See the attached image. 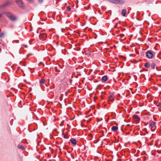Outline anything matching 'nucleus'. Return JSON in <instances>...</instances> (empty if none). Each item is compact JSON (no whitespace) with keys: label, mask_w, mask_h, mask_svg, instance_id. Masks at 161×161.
Returning <instances> with one entry per match:
<instances>
[{"label":"nucleus","mask_w":161,"mask_h":161,"mask_svg":"<svg viewBox=\"0 0 161 161\" xmlns=\"http://www.w3.org/2000/svg\"><path fill=\"white\" fill-rule=\"evenodd\" d=\"M102 132L103 133V136H104V131L103 130L102 131Z\"/></svg>","instance_id":"nucleus-46"},{"label":"nucleus","mask_w":161,"mask_h":161,"mask_svg":"<svg viewBox=\"0 0 161 161\" xmlns=\"http://www.w3.org/2000/svg\"><path fill=\"white\" fill-rule=\"evenodd\" d=\"M64 120H63L61 122V123H60V126H62L63 125H64Z\"/></svg>","instance_id":"nucleus-25"},{"label":"nucleus","mask_w":161,"mask_h":161,"mask_svg":"<svg viewBox=\"0 0 161 161\" xmlns=\"http://www.w3.org/2000/svg\"><path fill=\"white\" fill-rule=\"evenodd\" d=\"M120 32V31H118V33H119Z\"/></svg>","instance_id":"nucleus-60"},{"label":"nucleus","mask_w":161,"mask_h":161,"mask_svg":"<svg viewBox=\"0 0 161 161\" xmlns=\"http://www.w3.org/2000/svg\"><path fill=\"white\" fill-rule=\"evenodd\" d=\"M144 66L146 68H148L150 67V65L148 63L146 62L144 64Z\"/></svg>","instance_id":"nucleus-15"},{"label":"nucleus","mask_w":161,"mask_h":161,"mask_svg":"<svg viewBox=\"0 0 161 161\" xmlns=\"http://www.w3.org/2000/svg\"><path fill=\"white\" fill-rule=\"evenodd\" d=\"M5 14L12 21H14L16 20V17L11 13L7 12L5 13Z\"/></svg>","instance_id":"nucleus-3"},{"label":"nucleus","mask_w":161,"mask_h":161,"mask_svg":"<svg viewBox=\"0 0 161 161\" xmlns=\"http://www.w3.org/2000/svg\"><path fill=\"white\" fill-rule=\"evenodd\" d=\"M91 109H90L88 111H87L86 112V114H88L91 111Z\"/></svg>","instance_id":"nucleus-32"},{"label":"nucleus","mask_w":161,"mask_h":161,"mask_svg":"<svg viewBox=\"0 0 161 161\" xmlns=\"http://www.w3.org/2000/svg\"><path fill=\"white\" fill-rule=\"evenodd\" d=\"M2 15V14H0V18L1 17Z\"/></svg>","instance_id":"nucleus-49"},{"label":"nucleus","mask_w":161,"mask_h":161,"mask_svg":"<svg viewBox=\"0 0 161 161\" xmlns=\"http://www.w3.org/2000/svg\"><path fill=\"white\" fill-rule=\"evenodd\" d=\"M109 95L108 96V99L109 101L112 102L114 101V93L113 92H109Z\"/></svg>","instance_id":"nucleus-5"},{"label":"nucleus","mask_w":161,"mask_h":161,"mask_svg":"<svg viewBox=\"0 0 161 161\" xmlns=\"http://www.w3.org/2000/svg\"><path fill=\"white\" fill-rule=\"evenodd\" d=\"M119 57L120 58H121L123 60L125 61L126 60V58L122 55H119Z\"/></svg>","instance_id":"nucleus-18"},{"label":"nucleus","mask_w":161,"mask_h":161,"mask_svg":"<svg viewBox=\"0 0 161 161\" xmlns=\"http://www.w3.org/2000/svg\"><path fill=\"white\" fill-rule=\"evenodd\" d=\"M80 48L79 47V49H78L77 50L79 51V50H80Z\"/></svg>","instance_id":"nucleus-53"},{"label":"nucleus","mask_w":161,"mask_h":161,"mask_svg":"<svg viewBox=\"0 0 161 161\" xmlns=\"http://www.w3.org/2000/svg\"><path fill=\"white\" fill-rule=\"evenodd\" d=\"M157 103V102H155V103Z\"/></svg>","instance_id":"nucleus-62"},{"label":"nucleus","mask_w":161,"mask_h":161,"mask_svg":"<svg viewBox=\"0 0 161 161\" xmlns=\"http://www.w3.org/2000/svg\"><path fill=\"white\" fill-rule=\"evenodd\" d=\"M37 33H38V31H37Z\"/></svg>","instance_id":"nucleus-64"},{"label":"nucleus","mask_w":161,"mask_h":161,"mask_svg":"<svg viewBox=\"0 0 161 161\" xmlns=\"http://www.w3.org/2000/svg\"><path fill=\"white\" fill-rule=\"evenodd\" d=\"M54 88V85H53V86H52V87H50V88H51V89H52V88Z\"/></svg>","instance_id":"nucleus-40"},{"label":"nucleus","mask_w":161,"mask_h":161,"mask_svg":"<svg viewBox=\"0 0 161 161\" xmlns=\"http://www.w3.org/2000/svg\"><path fill=\"white\" fill-rule=\"evenodd\" d=\"M9 3L8 2H6L4 4L0 5V9H2V8L7 6L9 4Z\"/></svg>","instance_id":"nucleus-10"},{"label":"nucleus","mask_w":161,"mask_h":161,"mask_svg":"<svg viewBox=\"0 0 161 161\" xmlns=\"http://www.w3.org/2000/svg\"><path fill=\"white\" fill-rule=\"evenodd\" d=\"M146 134V133H142V132H141V136H142V135H143V136H145V135Z\"/></svg>","instance_id":"nucleus-31"},{"label":"nucleus","mask_w":161,"mask_h":161,"mask_svg":"<svg viewBox=\"0 0 161 161\" xmlns=\"http://www.w3.org/2000/svg\"><path fill=\"white\" fill-rule=\"evenodd\" d=\"M20 68V67H18V69H19Z\"/></svg>","instance_id":"nucleus-54"},{"label":"nucleus","mask_w":161,"mask_h":161,"mask_svg":"<svg viewBox=\"0 0 161 161\" xmlns=\"http://www.w3.org/2000/svg\"><path fill=\"white\" fill-rule=\"evenodd\" d=\"M141 54L142 56H143V55H144V53L143 52H142L141 53Z\"/></svg>","instance_id":"nucleus-34"},{"label":"nucleus","mask_w":161,"mask_h":161,"mask_svg":"<svg viewBox=\"0 0 161 161\" xmlns=\"http://www.w3.org/2000/svg\"><path fill=\"white\" fill-rule=\"evenodd\" d=\"M26 0L30 3H32L34 1V0Z\"/></svg>","instance_id":"nucleus-23"},{"label":"nucleus","mask_w":161,"mask_h":161,"mask_svg":"<svg viewBox=\"0 0 161 161\" xmlns=\"http://www.w3.org/2000/svg\"><path fill=\"white\" fill-rule=\"evenodd\" d=\"M21 71L23 73H24V71L22 69H21Z\"/></svg>","instance_id":"nucleus-51"},{"label":"nucleus","mask_w":161,"mask_h":161,"mask_svg":"<svg viewBox=\"0 0 161 161\" xmlns=\"http://www.w3.org/2000/svg\"><path fill=\"white\" fill-rule=\"evenodd\" d=\"M89 31H90V30H92V29H91V28H89Z\"/></svg>","instance_id":"nucleus-55"},{"label":"nucleus","mask_w":161,"mask_h":161,"mask_svg":"<svg viewBox=\"0 0 161 161\" xmlns=\"http://www.w3.org/2000/svg\"><path fill=\"white\" fill-rule=\"evenodd\" d=\"M104 97V96H103V95L101 96V98L102 99H103Z\"/></svg>","instance_id":"nucleus-47"},{"label":"nucleus","mask_w":161,"mask_h":161,"mask_svg":"<svg viewBox=\"0 0 161 161\" xmlns=\"http://www.w3.org/2000/svg\"><path fill=\"white\" fill-rule=\"evenodd\" d=\"M108 1L114 4H123L125 3L124 0H108Z\"/></svg>","instance_id":"nucleus-4"},{"label":"nucleus","mask_w":161,"mask_h":161,"mask_svg":"<svg viewBox=\"0 0 161 161\" xmlns=\"http://www.w3.org/2000/svg\"><path fill=\"white\" fill-rule=\"evenodd\" d=\"M156 69L157 70H158V71H160V69H159V68H158V67H157L156 68Z\"/></svg>","instance_id":"nucleus-33"},{"label":"nucleus","mask_w":161,"mask_h":161,"mask_svg":"<svg viewBox=\"0 0 161 161\" xmlns=\"http://www.w3.org/2000/svg\"><path fill=\"white\" fill-rule=\"evenodd\" d=\"M89 136H90V137H91V138L90 139V140H92L93 137V136L91 134H90L89 135Z\"/></svg>","instance_id":"nucleus-26"},{"label":"nucleus","mask_w":161,"mask_h":161,"mask_svg":"<svg viewBox=\"0 0 161 161\" xmlns=\"http://www.w3.org/2000/svg\"><path fill=\"white\" fill-rule=\"evenodd\" d=\"M39 64H43V67L44 66V64L42 62H40L39 63Z\"/></svg>","instance_id":"nucleus-36"},{"label":"nucleus","mask_w":161,"mask_h":161,"mask_svg":"<svg viewBox=\"0 0 161 161\" xmlns=\"http://www.w3.org/2000/svg\"><path fill=\"white\" fill-rule=\"evenodd\" d=\"M126 9H123L121 12V14L123 16H125L126 14Z\"/></svg>","instance_id":"nucleus-9"},{"label":"nucleus","mask_w":161,"mask_h":161,"mask_svg":"<svg viewBox=\"0 0 161 161\" xmlns=\"http://www.w3.org/2000/svg\"><path fill=\"white\" fill-rule=\"evenodd\" d=\"M118 127L115 126H113L111 128V130L114 131H116L118 129Z\"/></svg>","instance_id":"nucleus-11"},{"label":"nucleus","mask_w":161,"mask_h":161,"mask_svg":"<svg viewBox=\"0 0 161 161\" xmlns=\"http://www.w3.org/2000/svg\"><path fill=\"white\" fill-rule=\"evenodd\" d=\"M25 47H27V45H25Z\"/></svg>","instance_id":"nucleus-50"},{"label":"nucleus","mask_w":161,"mask_h":161,"mask_svg":"<svg viewBox=\"0 0 161 161\" xmlns=\"http://www.w3.org/2000/svg\"><path fill=\"white\" fill-rule=\"evenodd\" d=\"M23 63V62L21 61L20 62V63Z\"/></svg>","instance_id":"nucleus-56"},{"label":"nucleus","mask_w":161,"mask_h":161,"mask_svg":"<svg viewBox=\"0 0 161 161\" xmlns=\"http://www.w3.org/2000/svg\"><path fill=\"white\" fill-rule=\"evenodd\" d=\"M102 94H104V95H106V92H102Z\"/></svg>","instance_id":"nucleus-38"},{"label":"nucleus","mask_w":161,"mask_h":161,"mask_svg":"<svg viewBox=\"0 0 161 161\" xmlns=\"http://www.w3.org/2000/svg\"><path fill=\"white\" fill-rule=\"evenodd\" d=\"M69 82L70 83H72V79H69Z\"/></svg>","instance_id":"nucleus-35"},{"label":"nucleus","mask_w":161,"mask_h":161,"mask_svg":"<svg viewBox=\"0 0 161 161\" xmlns=\"http://www.w3.org/2000/svg\"><path fill=\"white\" fill-rule=\"evenodd\" d=\"M23 74H24V76H25V74H24V73H23Z\"/></svg>","instance_id":"nucleus-61"},{"label":"nucleus","mask_w":161,"mask_h":161,"mask_svg":"<svg viewBox=\"0 0 161 161\" xmlns=\"http://www.w3.org/2000/svg\"><path fill=\"white\" fill-rule=\"evenodd\" d=\"M95 141H94V143H97V142H98L99 141V140H98V139H97V141H96V142H95Z\"/></svg>","instance_id":"nucleus-39"},{"label":"nucleus","mask_w":161,"mask_h":161,"mask_svg":"<svg viewBox=\"0 0 161 161\" xmlns=\"http://www.w3.org/2000/svg\"><path fill=\"white\" fill-rule=\"evenodd\" d=\"M136 54H138L139 53V52L138 51H137L136 50Z\"/></svg>","instance_id":"nucleus-42"},{"label":"nucleus","mask_w":161,"mask_h":161,"mask_svg":"<svg viewBox=\"0 0 161 161\" xmlns=\"http://www.w3.org/2000/svg\"><path fill=\"white\" fill-rule=\"evenodd\" d=\"M38 3L40 4H42L43 2V0H37Z\"/></svg>","instance_id":"nucleus-22"},{"label":"nucleus","mask_w":161,"mask_h":161,"mask_svg":"<svg viewBox=\"0 0 161 161\" xmlns=\"http://www.w3.org/2000/svg\"><path fill=\"white\" fill-rule=\"evenodd\" d=\"M16 3L19 7L22 9H24L25 8V6L24 3L22 0H15Z\"/></svg>","instance_id":"nucleus-1"},{"label":"nucleus","mask_w":161,"mask_h":161,"mask_svg":"<svg viewBox=\"0 0 161 161\" xmlns=\"http://www.w3.org/2000/svg\"><path fill=\"white\" fill-rule=\"evenodd\" d=\"M21 71L23 73H24V71L22 69H21Z\"/></svg>","instance_id":"nucleus-52"},{"label":"nucleus","mask_w":161,"mask_h":161,"mask_svg":"<svg viewBox=\"0 0 161 161\" xmlns=\"http://www.w3.org/2000/svg\"><path fill=\"white\" fill-rule=\"evenodd\" d=\"M108 80V77L107 75H104L103 76L101 79V80L102 82H105L107 81Z\"/></svg>","instance_id":"nucleus-7"},{"label":"nucleus","mask_w":161,"mask_h":161,"mask_svg":"<svg viewBox=\"0 0 161 161\" xmlns=\"http://www.w3.org/2000/svg\"><path fill=\"white\" fill-rule=\"evenodd\" d=\"M158 106L159 107H161V103L159 102L158 103Z\"/></svg>","instance_id":"nucleus-27"},{"label":"nucleus","mask_w":161,"mask_h":161,"mask_svg":"<svg viewBox=\"0 0 161 161\" xmlns=\"http://www.w3.org/2000/svg\"><path fill=\"white\" fill-rule=\"evenodd\" d=\"M133 118L137 121H139L140 120V118L136 114H134L133 116Z\"/></svg>","instance_id":"nucleus-13"},{"label":"nucleus","mask_w":161,"mask_h":161,"mask_svg":"<svg viewBox=\"0 0 161 161\" xmlns=\"http://www.w3.org/2000/svg\"><path fill=\"white\" fill-rule=\"evenodd\" d=\"M144 124L145 125H147V124H146L145 123H144Z\"/></svg>","instance_id":"nucleus-59"},{"label":"nucleus","mask_w":161,"mask_h":161,"mask_svg":"<svg viewBox=\"0 0 161 161\" xmlns=\"http://www.w3.org/2000/svg\"><path fill=\"white\" fill-rule=\"evenodd\" d=\"M135 77L137 79V77L135 75Z\"/></svg>","instance_id":"nucleus-58"},{"label":"nucleus","mask_w":161,"mask_h":161,"mask_svg":"<svg viewBox=\"0 0 161 161\" xmlns=\"http://www.w3.org/2000/svg\"><path fill=\"white\" fill-rule=\"evenodd\" d=\"M156 124V123L155 122L153 121H151L150 123L149 126L151 127L152 128H153L154 126Z\"/></svg>","instance_id":"nucleus-12"},{"label":"nucleus","mask_w":161,"mask_h":161,"mask_svg":"<svg viewBox=\"0 0 161 161\" xmlns=\"http://www.w3.org/2000/svg\"><path fill=\"white\" fill-rule=\"evenodd\" d=\"M101 8H102V9L105 10L106 9V7H104V6H102Z\"/></svg>","instance_id":"nucleus-29"},{"label":"nucleus","mask_w":161,"mask_h":161,"mask_svg":"<svg viewBox=\"0 0 161 161\" xmlns=\"http://www.w3.org/2000/svg\"><path fill=\"white\" fill-rule=\"evenodd\" d=\"M120 36L122 38L124 36V35L123 34H120Z\"/></svg>","instance_id":"nucleus-28"},{"label":"nucleus","mask_w":161,"mask_h":161,"mask_svg":"<svg viewBox=\"0 0 161 161\" xmlns=\"http://www.w3.org/2000/svg\"><path fill=\"white\" fill-rule=\"evenodd\" d=\"M45 82V80L43 79H41L39 81V83L41 84H43Z\"/></svg>","instance_id":"nucleus-16"},{"label":"nucleus","mask_w":161,"mask_h":161,"mask_svg":"<svg viewBox=\"0 0 161 161\" xmlns=\"http://www.w3.org/2000/svg\"><path fill=\"white\" fill-rule=\"evenodd\" d=\"M157 103V102H155V103Z\"/></svg>","instance_id":"nucleus-63"},{"label":"nucleus","mask_w":161,"mask_h":161,"mask_svg":"<svg viewBox=\"0 0 161 161\" xmlns=\"http://www.w3.org/2000/svg\"><path fill=\"white\" fill-rule=\"evenodd\" d=\"M62 135H63V137L64 138L68 139L69 137V136L68 135H65V134L63 132H62Z\"/></svg>","instance_id":"nucleus-19"},{"label":"nucleus","mask_w":161,"mask_h":161,"mask_svg":"<svg viewBox=\"0 0 161 161\" xmlns=\"http://www.w3.org/2000/svg\"><path fill=\"white\" fill-rule=\"evenodd\" d=\"M134 54H130V56H132Z\"/></svg>","instance_id":"nucleus-45"},{"label":"nucleus","mask_w":161,"mask_h":161,"mask_svg":"<svg viewBox=\"0 0 161 161\" xmlns=\"http://www.w3.org/2000/svg\"><path fill=\"white\" fill-rule=\"evenodd\" d=\"M158 153H159L161 154V150L160 151H158Z\"/></svg>","instance_id":"nucleus-44"},{"label":"nucleus","mask_w":161,"mask_h":161,"mask_svg":"<svg viewBox=\"0 0 161 161\" xmlns=\"http://www.w3.org/2000/svg\"><path fill=\"white\" fill-rule=\"evenodd\" d=\"M97 36L96 35H95V36L94 37V38L96 39L97 38Z\"/></svg>","instance_id":"nucleus-41"},{"label":"nucleus","mask_w":161,"mask_h":161,"mask_svg":"<svg viewBox=\"0 0 161 161\" xmlns=\"http://www.w3.org/2000/svg\"><path fill=\"white\" fill-rule=\"evenodd\" d=\"M23 66H25L26 65L25 64H23Z\"/></svg>","instance_id":"nucleus-57"},{"label":"nucleus","mask_w":161,"mask_h":161,"mask_svg":"<svg viewBox=\"0 0 161 161\" xmlns=\"http://www.w3.org/2000/svg\"><path fill=\"white\" fill-rule=\"evenodd\" d=\"M153 53L154 52L152 50H147L146 53V56L147 58L152 59L154 56Z\"/></svg>","instance_id":"nucleus-2"},{"label":"nucleus","mask_w":161,"mask_h":161,"mask_svg":"<svg viewBox=\"0 0 161 161\" xmlns=\"http://www.w3.org/2000/svg\"><path fill=\"white\" fill-rule=\"evenodd\" d=\"M71 157H72V158L73 159H74V155H72V156H71Z\"/></svg>","instance_id":"nucleus-43"},{"label":"nucleus","mask_w":161,"mask_h":161,"mask_svg":"<svg viewBox=\"0 0 161 161\" xmlns=\"http://www.w3.org/2000/svg\"><path fill=\"white\" fill-rule=\"evenodd\" d=\"M66 8H67V11H68V12H69L71 10V7L69 6H67V7H66Z\"/></svg>","instance_id":"nucleus-20"},{"label":"nucleus","mask_w":161,"mask_h":161,"mask_svg":"<svg viewBox=\"0 0 161 161\" xmlns=\"http://www.w3.org/2000/svg\"><path fill=\"white\" fill-rule=\"evenodd\" d=\"M70 142L72 144L74 145H75L76 144V141L75 138H71L70 140Z\"/></svg>","instance_id":"nucleus-8"},{"label":"nucleus","mask_w":161,"mask_h":161,"mask_svg":"<svg viewBox=\"0 0 161 161\" xmlns=\"http://www.w3.org/2000/svg\"><path fill=\"white\" fill-rule=\"evenodd\" d=\"M39 37L40 39H42L43 40H44L47 37V35L42 33L39 34Z\"/></svg>","instance_id":"nucleus-6"},{"label":"nucleus","mask_w":161,"mask_h":161,"mask_svg":"<svg viewBox=\"0 0 161 161\" xmlns=\"http://www.w3.org/2000/svg\"><path fill=\"white\" fill-rule=\"evenodd\" d=\"M143 131H146V134H147L148 133V132L147 131V129L146 128H144L142 130Z\"/></svg>","instance_id":"nucleus-24"},{"label":"nucleus","mask_w":161,"mask_h":161,"mask_svg":"<svg viewBox=\"0 0 161 161\" xmlns=\"http://www.w3.org/2000/svg\"><path fill=\"white\" fill-rule=\"evenodd\" d=\"M32 54H28V55H27V56H29L30 55H32Z\"/></svg>","instance_id":"nucleus-48"},{"label":"nucleus","mask_w":161,"mask_h":161,"mask_svg":"<svg viewBox=\"0 0 161 161\" xmlns=\"http://www.w3.org/2000/svg\"><path fill=\"white\" fill-rule=\"evenodd\" d=\"M60 100L61 101L62 100V98L61 97H59Z\"/></svg>","instance_id":"nucleus-37"},{"label":"nucleus","mask_w":161,"mask_h":161,"mask_svg":"<svg viewBox=\"0 0 161 161\" xmlns=\"http://www.w3.org/2000/svg\"><path fill=\"white\" fill-rule=\"evenodd\" d=\"M17 147L19 149H21L22 150H23L25 148L24 147L19 144L18 145Z\"/></svg>","instance_id":"nucleus-14"},{"label":"nucleus","mask_w":161,"mask_h":161,"mask_svg":"<svg viewBox=\"0 0 161 161\" xmlns=\"http://www.w3.org/2000/svg\"><path fill=\"white\" fill-rule=\"evenodd\" d=\"M4 35V32H2L1 34H0V38H2L3 37V36Z\"/></svg>","instance_id":"nucleus-21"},{"label":"nucleus","mask_w":161,"mask_h":161,"mask_svg":"<svg viewBox=\"0 0 161 161\" xmlns=\"http://www.w3.org/2000/svg\"><path fill=\"white\" fill-rule=\"evenodd\" d=\"M101 84L97 86V88H100V86H101Z\"/></svg>","instance_id":"nucleus-30"},{"label":"nucleus","mask_w":161,"mask_h":161,"mask_svg":"<svg viewBox=\"0 0 161 161\" xmlns=\"http://www.w3.org/2000/svg\"><path fill=\"white\" fill-rule=\"evenodd\" d=\"M156 65L155 63H152L151 67L152 69H154Z\"/></svg>","instance_id":"nucleus-17"}]
</instances>
